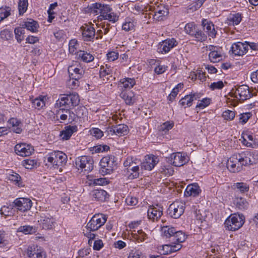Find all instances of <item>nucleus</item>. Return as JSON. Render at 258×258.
Listing matches in <instances>:
<instances>
[{
  "instance_id": "56",
  "label": "nucleus",
  "mask_w": 258,
  "mask_h": 258,
  "mask_svg": "<svg viewBox=\"0 0 258 258\" xmlns=\"http://www.w3.org/2000/svg\"><path fill=\"white\" fill-rule=\"evenodd\" d=\"M210 104V99L204 98L200 101V102L198 103L197 105V108H200L201 109L204 108L205 107L208 106Z\"/></svg>"
},
{
  "instance_id": "36",
  "label": "nucleus",
  "mask_w": 258,
  "mask_h": 258,
  "mask_svg": "<svg viewBox=\"0 0 258 258\" xmlns=\"http://www.w3.org/2000/svg\"><path fill=\"white\" fill-rule=\"evenodd\" d=\"M228 20L232 22L233 25H238L241 21L242 16L239 13L230 14L228 18Z\"/></svg>"
},
{
  "instance_id": "4",
  "label": "nucleus",
  "mask_w": 258,
  "mask_h": 258,
  "mask_svg": "<svg viewBox=\"0 0 258 258\" xmlns=\"http://www.w3.org/2000/svg\"><path fill=\"white\" fill-rule=\"evenodd\" d=\"M47 162L50 163L54 168H57L59 166H63L67 161V156L62 152L54 151L49 153L45 157Z\"/></svg>"
},
{
  "instance_id": "31",
  "label": "nucleus",
  "mask_w": 258,
  "mask_h": 258,
  "mask_svg": "<svg viewBox=\"0 0 258 258\" xmlns=\"http://www.w3.org/2000/svg\"><path fill=\"white\" fill-rule=\"evenodd\" d=\"M21 25L24 29L26 28L27 30L33 32H36L38 27L37 22L32 19H30L27 21L23 22V24Z\"/></svg>"
},
{
  "instance_id": "50",
  "label": "nucleus",
  "mask_w": 258,
  "mask_h": 258,
  "mask_svg": "<svg viewBox=\"0 0 258 258\" xmlns=\"http://www.w3.org/2000/svg\"><path fill=\"white\" fill-rule=\"evenodd\" d=\"M109 147L107 145H98L96 146H94L92 151L93 153H100L103 152L104 151H107L109 149Z\"/></svg>"
},
{
  "instance_id": "51",
  "label": "nucleus",
  "mask_w": 258,
  "mask_h": 258,
  "mask_svg": "<svg viewBox=\"0 0 258 258\" xmlns=\"http://www.w3.org/2000/svg\"><path fill=\"white\" fill-rule=\"evenodd\" d=\"M173 126V123L169 121H166L161 125L160 130L165 133L169 131Z\"/></svg>"
},
{
  "instance_id": "25",
  "label": "nucleus",
  "mask_w": 258,
  "mask_h": 258,
  "mask_svg": "<svg viewBox=\"0 0 258 258\" xmlns=\"http://www.w3.org/2000/svg\"><path fill=\"white\" fill-rule=\"evenodd\" d=\"M78 131V127L76 125H68L64 127V129L60 132V136L62 140H69L74 133Z\"/></svg>"
},
{
  "instance_id": "52",
  "label": "nucleus",
  "mask_w": 258,
  "mask_h": 258,
  "mask_svg": "<svg viewBox=\"0 0 258 258\" xmlns=\"http://www.w3.org/2000/svg\"><path fill=\"white\" fill-rule=\"evenodd\" d=\"M193 36H194L198 41L202 42L206 40L207 39L206 35L201 30H197Z\"/></svg>"
},
{
  "instance_id": "8",
  "label": "nucleus",
  "mask_w": 258,
  "mask_h": 258,
  "mask_svg": "<svg viewBox=\"0 0 258 258\" xmlns=\"http://www.w3.org/2000/svg\"><path fill=\"white\" fill-rule=\"evenodd\" d=\"M106 221L105 215L102 214L94 215L88 222L86 228L95 231L100 228Z\"/></svg>"
},
{
  "instance_id": "7",
  "label": "nucleus",
  "mask_w": 258,
  "mask_h": 258,
  "mask_svg": "<svg viewBox=\"0 0 258 258\" xmlns=\"http://www.w3.org/2000/svg\"><path fill=\"white\" fill-rule=\"evenodd\" d=\"M94 161L91 156H82L76 160V165L78 169L88 173L93 169Z\"/></svg>"
},
{
  "instance_id": "16",
  "label": "nucleus",
  "mask_w": 258,
  "mask_h": 258,
  "mask_svg": "<svg viewBox=\"0 0 258 258\" xmlns=\"http://www.w3.org/2000/svg\"><path fill=\"white\" fill-rule=\"evenodd\" d=\"M178 42L175 39H167L159 44L158 50L159 52L162 53H167L168 52L171 48L176 46Z\"/></svg>"
},
{
  "instance_id": "44",
  "label": "nucleus",
  "mask_w": 258,
  "mask_h": 258,
  "mask_svg": "<svg viewBox=\"0 0 258 258\" xmlns=\"http://www.w3.org/2000/svg\"><path fill=\"white\" fill-rule=\"evenodd\" d=\"M184 30L187 34L192 36L197 30L194 23L187 24L184 27Z\"/></svg>"
},
{
  "instance_id": "57",
  "label": "nucleus",
  "mask_w": 258,
  "mask_h": 258,
  "mask_svg": "<svg viewBox=\"0 0 258 258\" xmlns=\"http://www.w3.org/2000/svg\"><path fill=\"white\" fill-rule=\"evenodd\" d=\"M131 170L133 172V173L130 175V177L132 178H137L139 177V167L138 165H133L132 168H131Z\"/></svg>"
},
{
  "instance_id": "59",
  "label": "nucleus",
  "mask_w": 258,
  "mask_h": 258,
  "mask_svg": "<svg viewBox=\"0 0 258 258\" xmlns=\"http://www.w3.org/2000/svg\"><path fill=\"white\" fill-rule=\"evenodd\" d=\"M91 231H93L86 229V230L85 231L84 230L83 232L84 235L89 238L88 242L89 244L91 243L92 240L94 239L96 236V235L92 233Z\"/></svg>"
},
{
  "instance_id": "48",
  "label": "nucleus",
  "mask_w": 258,
  "mask_h": 258,
  "mask_svg": "<svg viewBox=\"0 0 258 258\" xmlns=\"http://www.w3.org/2000/svg\"><path fill=\"white\" fill-rule=\"evenodd\" d=\"M80 79H73L70 77V79L68 81L67 86L71 89H75L79 85V80Z\"/></svg>"
},
{
  "instance_id": "1",
  "label": "nucleus",
  "mask_w": 258,
  "mask_h": 258,
  "mask_svg": "<svg viewBox=\"0 0 258 258\" xmlns=\"http://www.w3.org/2000/svg\"><path fill=\"white\" fill-rule=\"evenodd\" d=\"M79 103V95L76 93H72L63 95V96L56 101L55 105L60 108H72L78 105Z\"/></svg>"
},
{
  "instance_id": "28",
  "label": "nucleus",
  "mask_w": 258,
  "mask_h": 258,
  "mask_svg": "<svg viewBox=\"0 0 258 258\" xmlns=\"http://www.w3.org/2000/svg\"><path fill=\"white\" fill-rule=\"evenodd\" d=\"M136 82L134 79L132 78H124L120 80L119 84V87L124 91L125 90H130L135 85Z\"/></svg>"
},
{
  "instance_id": "27",
  "label": "nucleus",
  "mask_w": 258,
  "mask_h": 258,
  "mask_svg": "<svg viewBox=\"0 0 258 258\" xmlns=\"http://www.w3.org/2000/svg\"><path fill=\"white\" fill-rule=\"evenodd\" d=\"M90 194L97 201L101 202L105 201L108 196L105 190L101 189H94Z\"/></svg>"
},
{
  "instance_id": "64",
  "label": "nucleus",
  "mask_w": 258,
  "mask_h": 258,
  "mask_svg": "<svg viewBox=\"0 0 258 258\" xmlns=\"http://www.w3.org/2000/svg\"><path fill=\"white\" fill-rule=\"evenodd\" d=\"M247 202L244 199L242 198H240L237 202V206L239 209H244L247 207Z\"/></svg>"
},
{
  "instance_id": "42",
  "label": "nucleus",
  "mask_w": 258,
  "mask_h": 258,
  "mask_svg": "<svg viewBox=\"0 0 258 258\" xmlns=\"http://www.w3.org/2000/svg\"><path fill=\"white\" fill-rule=\"evenodd\" d=\"M100 17H101L104 20H107L112 23H115L118 20V17L114 13H110L100 15Z\"/></svg>"
},
{
  "instance_id": "15",
  "label": "nucleus",
  "mask_w": 258,
  "mask_h": 258,
  "mask_svg": "<svg viewBox=\"0 0 258 258\" xmlns=\"http://www.w3.org/2000/svg\"><path fill=\"white\" fill-rule=\"evenodd\" d=\"M113 164V157L105 156L103 157L100 162L101 172L105 174L110 173L112 170Z\"/></svg>"
},
{
  "instance_id": "10",
  "label": "nucleus",
  "mask_w": 258,
  "mask_h": 258,
  "mask_svg": "<svg viewBox=\"0 0 258 258\" xmlns=\"http://www.w3.org/2000/svg\"><path fill=\"white\" fill-rule=\"evenodd\" d=\"M38 222L41 227L45 229H50L54 227L55 220L46 211L40 213V219Z\"/></svg>"
},
{
  "instance_id": "3",
  "label": "nucleus",
  "mask_w": 258,
  "mask_h": 258,
  "mask_svg": "<svg viewBox=\"0 0 258 258\" xmlns=\"http://www.w3.org/2000/svg\"><path fill=\"white\" fill-rule=\"evenodd\" d=\"M163 235L166 238L170 239L171 241H176L178 243L184 242L187 236L181 231H176L172 227L164 226L162 228Z\"/></svg>"
},
{
  "instance_id": "18",
  "label": "nucleus",
  "mask_w": 258,
  "mask_h": 258,
  "mask_svg": "<svg viewBox=\"0 0 258 258\" xmlns=\"http://www.w3.org/2000/svg\"><path fill=\"white\" fill-rule=\"evenodd\" d=\"M248 48L247 44L238 42L232 45L230 51L235 55L242 56L247 52Z\"/></svg>"
},
{
  "instance_id": "21",
  "label": "nucleus",
  "mask_w": 258,
  "mask_h": 258,
  "mask_svg": "<svg viewBox=\"0 0 258 258\" xmlns=\"http://www.w3.org/2000/svg\"><path fill=\"white\" fill-rule=\"evenodd\" d=\"M27 255L29 258H45L42 249L36 245H32L28 247Z\"/></svg>"
},
{
  "instance_id": "58",
  "label": "nucleus",
  "mask_w": 258,
  "mask_h": 258,
  "mask_svg": "<svg viewBox=\"0 0 258 258\" xmlns=\"http://www.w3.org/2000/svg\"><path fill=\"white\" fill-rule=\"evenodd\" d=\"M155 11H156V13L162 15L164 17L166 16L168 14V9L163 6L157 7L155 9Z\"/></svg>"
},
{
  "instance_id": "62",
  "label": "nucleus",
  "mask_w": 258,
  "mask_h": 258,
  "mask_svg": "<svg viewBox=\"0 0 258 258\" xmlns=\"http://www.w3.org/2000/svg\"><path fill=\"white\" fill-rule=\"evenodd\" d=\"M202 69H203V68H202L201 70L198 71L196 76L199 80H201V81L203 82L206 81L207 76H206V72H204Z\"/></svg>"
},
{
  "instance_id": "39",
  "label": "nucleus",
  "mask_w": 258,
  "mask_h": 258,
  "mask_svg": "<svg viewBox=\"0 0 258 258\" xmlns=\"http://www.w3.org/2000/svg\"><path fill=\"white\" fill-rule=\"evenodd\" d=\"M133 237L138 242L144 241L147 237V234L142 230H138L137 233H132Z\"/></svg>"
},
{
  "instance_id": "46",
  "label": "nucleus",
  "mask_w": 258,
  "mask_h": 258,
  "mask_svg": "<svg viewBox=\"0 0 258 258\" xmlns=\"http://www.w3.org/2000/svg\"><path fill=\"white\" fill-rule=\"evenodd\" d=\"M91 12L96 15L101 13V4L94 3L91 5L90 8Z\"/></svg>"
},
{
  "instance_id": "14",
  "label": "nucleus",
  "mask_w": 258,
  "mask_h": 258,
  "mask_svg": "<svg viewBox=\"0 0 258 258\" xmlns=\"http://www.w3.org/2000/svg\"><path fill=\"white\" fill-rule=\"evenodd\" d=\"M15 151L18 155L26 157L31 155L33 152L34 149L30 145L20 143L15 146Z\"/></svg>"
},
{
  "instance_id": "22",
  "label": "nucleus",
  "mask_w": 258,
  "mask_h": 258,
  "mask_svg": "<svg viewBox=\"0 0 258 258\" xmlns=\"http://www.w3.org/2000/svg\"><path fill=\"white\" fill-rule=\"evenodd\" d=\"M241 139L242 144L247 147L254 148L256 146V142L253 135L248 132L242 134Z\"/></svg>"
},
{
  "instance_id": "20",
  "label": "nucleus",
  "mask_w": 258,
  "mask_h": 258,
  "mask_svg": "<svg viewBox=\"0 0 258 258\" xmlns=\"http://www.w3.org/2000/svg\"><path fill=\"white\" fill-rule=\"evenodd\" d=\"M182 247L180 243L176 241H171V244H165L162 246V253L163 254H169L172 252H176L180 250Z\"/></svg>"
},
{
  "instance_id": "61",
  "label": "nucleus",
  "mask_w": 258,
  "mask_h": 258,
  "mask_svg": "<svg viewBox=\"0 0 258 258\" xmlns=\"http://www.w3.org/2000/svg\"><path fill=\"white\" fill-rule=\"evenodd\" d=\"M93 184L95 185H103L107 184V181L105 178H95L93 180Z\"/></svg>"
},
{
  "instance_id": "41",
  "label": "nucleus",
  "mask_w": 258,
  "mask_h": 258,
  "mask_svg": "<svg viewBox=\"0 0 258 258\" xmlns=\"http://www.w3.org/2000/svg\"><path fill=\"white\" fill-rule=\"evenodd\" d=\"M27 7V0H19L18 3L19 14L23 15L26 11Z\"/></svg>"
},
{
  "instance_id": "9",
  "label": "nucleus",
  "mask_w": 258,
  "mask_h": 258,
  "mask_svg": "<svg viewBox=\"0 0 258 258\" xmlns=\"http://www.w3.org/2000/svg\"><path fill=\"white\" fill-rule=\"evenodd\" d=\"M185 203L180 201H176L171 204L168 209V214L172 218L177 219L180 217L185 210Z\"/></svg>"
},
{
  "instance_id": "47",
  "label": "nucleus",
  "mask_w": 258,
  "mask_h": 258,
  "mask_svg": "<svg viewBox=\"0 0 258 258\" xmlns=\"http://www.w3.org/2000/svg\"><path fill=\"white\" fill-rule=\"evenodd\" d=\"M235 116V112L233 111L227 110L222 113V116L224 119L227 120H232Z\"/></svg>"
},
{
  "instance_id": "13",
  "label": "nucleus",
  "mask_w": 258,
  "mask_h": 258,
  "mask_svg": "<svg viewBox=\"0 0 258 258\" xmlns=\"http://www.w3.org/2000/svg\"><path fill=\"white\" fill-rule=\"evenodd\" d=\"M108 135H115L118 136H124L128 133V126L124 124H119L115 126H109L107 128L105 133Z\"/></svg>"
},
{
  "instance_id": "12",
  "label": "nucleus",
  "mask_w": 258,
  "mask_h": 258,
  "mask_svg": "<svg viewBox=\"0 0 258 258\" xmlns=\"http://www.w3.org/2000/svg\"><path fill=\"white\" fill-rule=\"evenodd\" d=\"M80 29L82 31L83 39L86 41H93L96 33L95 29L92 24H85L81 26Z\"/></svg>"
},
{
  "instance_id": "53",
  "label": "nucleus",
  "mask_w": 258,
  "mask_h": 258,
  "mask_svg": "<svg viewBox=\"0 0 258 258\" xmlns=\"http://www.w3.org/2000/svg\"><path fill=\"white\" fill-rule=\"evenodd\" d=\"M91 134L97 139H100L103 136V133L98 128H93L90 130Z\"/></svg>"
},
{
  "instance_id": "30",
  "label": "nucleus",
  "mask_w": 258,
  "mask_h": 258,
  "mask_svg": "<svg viewBox=\"0 0 258 258\" xmlns=\"http://www.w3.org/2000/svg\"><path fill=\"white\" fill-rule=\"evenodd\" d=\"M200 191V187L197 184H189L185 189V195L186 196L196 197L199 195Z\"/></svg>"
},
{
  "instance_id": "63",
  "label": "nucleus",
  "mask_w": 258,
  "mask_h": 258,
  "mask_svg": "<svg viewBox=\"0 0 258 258\" xmlns=\"http://www.w3.org/2000/svg\"><path fill=\"white\" fill-rule=\"evenodd\" d=\"M107 59L110 61H113L118 57V53L117 52H115L114 51H111L110 52H108L107 54Z\"/></svg>"
},
{
  "instance_id": "33",
  "label": "nucleus",
  "mask_w": 258,
  "mask_h": 258,
  "mask_svg": "<svg viewBox=\"0 0 258 258\" xmlns=\"http://www.w3.org/2000/svg\"><path fill=\"white\" fill-rule=\"evenodd\" d=\"M156 158L155 156H148L146 159V162L142 166H144L145 169L147 170H151L157 164L156 161Z\"/></svg>"
},
{
  "instance_id": "40",
  "label": "nucleus",
  "mask_w": 258,
  "mask_h": 258,
  "mask_svg": "<svg viewBox=\"0 0 258 258\" xmlns=\"http://www.w3.org/2000/svg\"><path fill=\"white\" fill-rule=\"evenodd\" d=\"M14 33L16 39L17 40L18 42H21L24 37L22 35H23L25 33V29L22 26L15 28Z\"/></svg>"
},
{
  "instance_id": "5",
  "label": "nucleus",
  "mask_w": 258,
  "mask_h": 258,
  "mask_svg": "<svg viewBox=\"0 0 258 258\" xmlns=\"http://www.w3.org/2000/svg\"><path fill=\"white\" fill-rule=\"evenodd\" d=\"M230 93L232 96L241 101L248 100L253 96L252 91L246 85H242L233 88Z\"/></svg>"
},
{
  "instance_id": "2",
  "label": "nucleus",
  "mask_w": 258,
  "mask_h": 258,
  "mask_svg": "<svg viewBox=\"0 0 258 258\" xmlns=\"http://www.w3.org/2000/svg\"><path fill=\"white\" fill-rule=\"evenodd\" d=\"M242 153L234 154L227 160V169L233 173L238 172L242 169L243 166H246Z\"/></svg>"
},
{
  "instance_id": "34",
  "label": "nucleus",
  "mask_w": 258,
  "mask_h": 258,
  "mask_svg": "<svg viewBox=\"0 0 258 258\" xmlns=\"http://www.w3.org/2000/svg\"><path fill=\"white\" fill-rule=\"evenodd\" d=\"M36 228L30 225L21 226L18 229V232H22L25 234H32L36 232Z\"/></svg>"
},
{
  "instance_id": "23",
  "label": "nucleus",
  "mask_w": 258,
  "mask_h": 258,
  "mask_svg": "<svg viewBox=\"0 0 258 258\" xmlns=\"http://www.w3.org/2000/svg\"><path fill=\"white\" fill-rule=\"evenodd\" d=\"M70 77L73 79H81L84 74L85 71L81 66L76 67L72 65L68 68Z\"/></svg>"
},
{
  "instance_id": "35",
  "label": "nucleus",
  "mask_w": 258,
  "mask_h": 258,
  "mask_svg": "<svg viewBox=\"0 0 258 258\" xmlns=\"http://www.w3.org/2000/svg\"><path fill=\"white\" fill-rule=\"evenodd\" d=\"M232 188L234 190L237 189L241 193L248 191L249 188L248 185L244 182L234 183L232 185Z\"/></svg>"
},
{
  "instance_id": "45",
  "label": "nucleus",
  "mask_w": 258,
  "mask_h": 258,
  "mask_svg": "<svg viewBox=\"0 0 258 258\" xmlns=\"http://www.w3.org/2000/svg\"><path fill=\"white\" fill-rule=\"evenodd\" d=\"M179 103L181 106H184L186 105V106L189 107L191 105L192 97H190V94L186 95L184 97L180 100Z\"/></svg>"
},
{
  "instance_id": "38",
  "label": "nucleus",
  "mask_w": 258,
  "mask_h": 258,
  "mask_svg": "<svg viewBox=\"0 0 258 258\" xmlns=\"http://www.w3.org/2000/svg\"><path fill=\"white\" fill-rule=\"evenodd\" d=\"M112 71L106 65V68L104 66H101L100 70V76L101 78H106L107 80L109 77H111Z\"/></svg>"
},
{
  "instance_id": "26",
  "label": "nucleus",
  "mask_w": 258,
  "mask_h": 258,
  "mask_svg": "<svg viewBox=\"0 0 258 258\" xmlns=\"http://www.w3.org/2000/svg\"><path fill=\"white\" fill-rule=\"evenodd\" d=\"M161 209L160 207L150 206L147 212L149 218L153 221L158 220L163 214L162 210Z\"/></svg>"
},
{
  "instance_id": "6",
  "label": "nucleus",
  "mask_w": 258,
  "mask_h": 258,
  "mask_svg": "<svg viewBox=\"0 0 258 258\" xmlns=\"http://www.w3.org/2000/svg\"><path fill=\"white\" fill-rule=\"evenodd\" d=\"M244 217L242 215H231L226 219L224 226L226 229L236 231L239 229L244 224Z\"/></svg>"
},
{
  "instance_id": "11",
  "label": "nucleus",
  "mask_w": 258,
  "mask_h": 258,
  "mask_svg": "<svg viewBox=\"0 0 258 258\" xmlns=\"http://www.w3.org/2000/svg\"><path fill=\"white\" fill-rule=\"evenodd\" d=\"M10 206L17 208L20 211L25 212L31 209L32 202L29 199L20 198L16 199Z\"/></svg>"
},
{
  "instance_id": "54",
  "label": "nucleus",
  "mask_w": 258,
  "mask_h": 258,
  "mask_svg": "<svg viewBox=\"0 0 258 258\" xmlns=\"http://www.w3.org/2000/svg\"><path fill=\"white\" fill-rule=\"evenodd\" d=\"M137 159H134L133 157H128L126 160L124 162V166L125 167H130L137 164Z\"/></svg>"
},
{
  "instance_id": "60",
  "label": "nucleus",
  "mask_w": 258,
  "mask_h": 258,
  "mask_svg": "<svg viewBox=\"0 0 258 258\" xmlns=\"http://www.w3.org/2000/svg\"><path fill=\"white\" fill-rule=\"evenodd\" d=\"M223 87L224 84L222 81L211 84V89L213 90L215 89H221Z\"/></svg>"
},
{
  "instance_id": "32",
  "label": "nucleus",
  "mask_w": 258,
  "mask_h": 258,
  "mask_svg": "<svg viewBox=\"0 0 258 258\" xmlns=\"http://www.w3.org/2000/svg\"><path fill=\"white\" fill-rule=\"evenodd\" d=\"M31 102L33 104V107L35 108L40 109L45 106L46 96H40L39 97H36L34 99H31Z\"/></svg>"
},
{
  "instance_id": "19",
  "label": "nucleus",
  "mask_w": 258,
  "mask_h": 258,
  "mask_svg": "<svg viewBox=\"0 0 258 258\" xmlns=\"http://www.w3.org/2000/svg\"><path fill=\"white\" fill-rule=\"evenodd\" d=\"M245 165H253L258 162V152L254 151L253 152H242Z\"/></svg>"
},
{
  "instance_id": "37",
  "label": "nucleus",
  "mask_w": 258,
  "mask_h": 258,
  "mask_svg": "<svg viewBox=\"0 0 258 258\" xmlns=\"http://www.w3.org/2000/svg\"><path fill=\"white\" fill-rule=\"evenodd\" d=\"M77 55L79 57L81 58L82 60L86 62H90L94 59V57L92 55L84 51H80L78 53Z\"/></svg>"
},
{
  "instance_id": "17",
  "label": "nucleus",
  "mask_w": 258,
  "mask_h": 258,
  "mask_svg": "<svg viewBox=\"0 0 258 258\" xmlns=\"http://www.w3.org/2000/svg\"><path fill=\"white\" fill-rule=\"evenodd\" d=\"M187 158L180 152L174 153L170 155L171 163L176 167H180L187 162Z\"/></svg>"
},
{
  "instance_id": "49",
  "label": "nucleus",
  "mask_w": 258,
  "mask_h": 258,
  "mask_svg": "<svg viewBox=\"0 0 258 258\" xmlns=\"http://www.w3.org/2000/svg\"><path fill=\"white\" fill-rule=\"evenodd\" d=\"M252 116V114L250 112H246L241 113L239 115V122L242 124H244Z\"/></svg>"
},
{
  "instance_id": "29",
  "label": "nucleus",
  "mask_w": 258,
  "mask_h": 258,
  "mask_svg": "<svg viewBox=\"0 0 258 258\" xmlns=\"http://www.w3.org/2000/svg\"><path fill=\"white\" fill-rule=\"evenodd\" d=\"M120 96L124 100L125 103L127 105L133 104L136 100L134 94L132 92H127L123 90L121 92Z\"/></svg>"
},
{
  "instance_id": "43",
  "label": "nucleus",
  "mask_w": 258,
  "mask_h": 258,
  "mask_svg": "<svg viewBox=\"0 0 258 258\" xmlns=\"http://www.w3.org/2000/svg\"><path fill=\"white\" fill-rule=\"evenodd\" d=\"M22 163L26 168L31 169L37 166V162L35 160L28 159L24 160Z\"/></svg>"
},
{
  "instance_id": "24",
  "label": "nucleus",
  "mask_w": 258,
  "mask_h": 258,
  "mask_svg": "<svg viewBox=\"0 0 258 258\" xmlns=\"http://www.w3.org/2000/svg\"><path fill=\"white\" fill-rule=\"evenodd\" d=\"M222 49L220 47L211 45V62H219L222 59Z\"/></svg>"
},
{
  "instance_id": "55",
  "label": "nucleus",
  "mask_w": 258,
  "mask_h": 258,
  "mask_svg": "<svg viewBox=\"0 0 258 258\" xmlns=\"http://www.w3.org/2000/svg\"><path fill=\"white\" fill-rule=\"evenodd\" d=\"M0 35L2 39L9 40L12 37L13 34L11 31L8 30H4L1 32Z\"/></svg>"
}]
</instances>
